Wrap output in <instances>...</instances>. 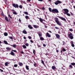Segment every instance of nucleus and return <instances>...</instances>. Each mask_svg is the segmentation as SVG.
Returning a JSON list of instances; mask_svg holds the SVG:
<instances>
[{"label": "nucleus", "instance_id": "nucleus-1", "mask_svg": "<svg viewBox=\"0 0 75 75\" xmlns=\"http://www.w3.org/2000/svg\"><path fill=\"white\" fill-rule=\"evenodd\" d=\"M49 10L50 12H52L53 13H59L58 10L57 9H53L52 10V9L51 8H49Z\"/></svg>", "mask_w": 75, "mask_h": 75}, {"label": "nucleus", "instance_id": "nucleus-2", "mask_svg": "<svg viewBox=\"0 0 75 75\" xmlns=\"http://www.w3.org/2000/svg\"><path fill=\"white\" fill-rule=\"evenodd\" d=\"M63 10L64 11V14H66L68 13L69 12V10L67 9H64Z\"/></svg>", "mask_w": 75, "mask_h": 75}, {"label": "nucleus", "instance_id": "nucleus-3", "mask_svg": "<svg viewBox=\"0 0 75 75\" xmlns=\"http://www.w3.org/2000/svg\"><path fill=\"white\" fill-rule=\"evenodd\" d=\"M61 3H62V2L61 1H60L59 0H57L56 1V2H54V3L55 5H58V4H61Z\"/></svg>", "mask_w": 75, "mask_h": 75}, {"label": "nucleus", "instance_id": "nucleus-4", "mask_svg": "<svg viewBox=\"0 0 75 75\" xmlns=\"http://www.w3.org/2000/svg\"><path fill=\"white\" fill-rule=\"evenodd\" d=\"M12 6L15 8H18V4H13Z\"/></svg>", "mask_w": 75, "mask_h": 75}, {"label": "nucleus", "instance_id": "nucleus-5", "mask_svg": "<svg viewBox=\"0 0 75 75\" xmlns=\"http://www.w3.org/2000/svg\"><path fill=\"white\" fill-rule=\"evenodd\" d=\"M72 35H72V33L69 34V37H70L71 40H72V39H73V38H74L73 37V36H72Z\"/></svg>", "mask_w": 75, "mask_h": 75}, {"label": "nucleus", "instance_id": "nucleus-6", "mask_svg": "<svg viewBox=\"0 0 75 75\" xmlns=\"http://www.w3.org/2000/svg\"><path fill=\"white\" fill-rule=\"evenodd\" d=\"M57 17H58L59 18L61 19L62 20H63V21H66V19L65 18H63L62 17H61V16H58Z\"/></svg>", "mask_w": 75, "mask_h": 75}, {"label": "nucleus", "instance_id": "nucleus-7", "mask_svg": "<svg viewBox=\"0 0 75 75\" xmlns=\"http://www.w3.org/2000/svg\"><path fill=\"white\" fill-rule=\"evenodd\" d=\"M55 21L56 23H57V22L59 21V19L57 17H55L54 18Z\"/></svg>", "mask_w": 75, "mask_h": 75}, {"label": "nucleus", "instance_id": "nucleus-8", "mask_svg": "<svg viewBox=\"0 0 75 75\" xmlns=\"http://www.w3.org/2000/svg\"><path fill=\"white\" fill-rule=\"evenodd\" d=\"M59 21H58V22H57L56 23H57V24L59 25H60V26H62V25L61 23H59Z\"/></svg>", "mask_w": 75, "mask_h": 75}, {"label": "nucleus", "instance_id": "nucleus-9", "mask_svg": "<svg viewBox=\"0 0 75 75\" xmlns=\"http://www.w3.org/2000/svg\"><path fill=\"white\" fill-rule=\"evenodd\" d=\"M28 27L30 29H33V27L31 25H28Z\"/></svg>", "mask_w": 75, "mask_h": 75}, {"label": "nucleus", "instance_id": "nucleus-10", "mask_svg": "<svg viewBox=\"0 0 75 75\" xmlns=\"http://www.w3.org/2000/svg\"><path fill=\"white\" fill-rule=\"evenodd\" d=\"M38 35L39 36V37H42V33H41L40 32L39 33H38Z\"/></svg>", "mask_w": 75, "mask_h": 75}, {"label": "nucleus", "instance_id": "nucleus-11", "mask_svg": "<svg viewBox=\"0 0 75 75\" xmlns=\"http://www.w3.org/2000/svg\"><path fill=\"white\" fill-rule=\"evenodd\" d=\"M46 35L48 37H51V35L48 33H47Z\"/></svg>", "mask_w": 75, "mask_h": 75}, {"label": "nucleus", "instance_id": "nucleus-12", "mask_svg": "<svg viewBox=\"0 0 75 75\" xmlns=\"http://www.w3.org/2000/svg\"><path fill=\"white\" fill-rule=\"evenodd\" d=\"M22 33H23V34H27V31H26V30H23V31Z\"/></svg>", "mask_w": 75, "mask_h": 75}, {"label": "nucleus", "instance_id": "nucleus-13", "mask_svg": "<svg viewBox=\"0 0 75 75\" xmlns=\"http://www.w3.org/2000/svg\"><path fill=\"white\" fill-rule=\"evenodd\" d=\"M11 45V46L12 47H13V48H16V45Z\"/></svg>", "mask_w": 75, "mask_h": 75}, {"label": "nucleus", "instance_id": "nucleus-14", "mask_svg": "<svg viewBox=\"0 0 75 75\" xmlns=\"http://www.w3.org/2000/svg\"><path fill=\"white\" fill-rule=\"evenodd\" d=\"M71 44L72 47H75V45H74V43L72 41L71 42Z\"/></svg>", "mask_w": 75, "mask_h": 75}, {"label": "nucleus", "instance_id": "nucleus-15", "mask_svg": "<svg viewBox=\"0 0 75 75\" xmlns=\"http://www.w3.org/2000/svg\"><path fill=\"white\" fill-rule=\"evenodd\" d=\"M10 54L13 56H14L15 55V54H14V52H11V53Z\"/></svg>", "mask_w": 75, "mask_h": 75}, {"label": "nucleus", "instance_id": "nucleus-16", "mask_svg": "<svg viewBox=\"0 0 75 75\" xmlns=\"http://www.w3.org/2000/svg\"><path fill=\"white\" fill-rule=\"evenodd\" d=\"M56 36L57 38H60V36H59V35L58 34H57L56 35Z\"/></svg>", "mask_w": 75, "mask_h": 75}, {"label": "nucleus", "instance_id": "nucleus-17", "mask_svg": "<svg viewBox=\"0 0 75 75\" xmlns=\"http://www.w3.org/2000/svg\"><path fill=\"white\" fill-rule=\"evenodd\" d=\"M33 27L35 28H38V26L36 25H34Z\"/></svg>", "mask_w": 75, "mask_h": 75}, {"label": "nucleus", "instance_id": "nucleus-18", "mask_svg": "<svg viewBox=\"0 0 75 75\" xmlns=\"http://www.w3.org/2000/svg\"><path fill=\"white\" fill-rule=\"evenodd\" d=\"M52 69H53V70H54L56 69V67L54 66H53L52 67Z\"/></svg>", "mask_w": 75, "mask_h": 75}, {"label": "nucleus", "instance_id": "nucleus-19", "mask_svg": "<svg viewBox=\"0 0 75 75\" xmlns=\"http://www.w3.org/2000/svg\"><path fill=\"white\" fill-rule=\"evenodd\" d=\"M4 35L5 36H7L8 35V33L6 32H5L4 33Z\"/></svg>", "mask_w": 75, "mask_h": 75}, {"label": "nucleus", "instance_id": "nucleus-20", "mask_svg": "<svg viewBox=\"0 0 75 75\" xmlns=\"http://www.w3.org/2000/svg\"><path fill=\"white\" fill-rule=\"evenodd\" d=\"M19 65L21 67H22V66H23V64L22 63L20 62L19 64Z\"/></svg>", "mask_w": 75, "mask_h": 75}, {"label": "nucleus", "instance_id": "nucleus-21", "mask_svg": "<svg viewBox=\"0 0 75 75\" xmlns=\"http://www.w3.org/2000/svg\"><path fill=\"white\" fill-rule=\"evenodd\" d=\"M5 19L7 21H8V18L7 16L5 17Z\"/></svg>", "mask_w": 75, "mask_h": 75}, {"label": "nucleus", "instance_id": "nucleus-22", "mask_svg": "<svg viewBox=\"0 0 75 75\" xmlns=\"http://www.w3.org/2000/svg\"><path fill=\"white\" fill-rule=\"evenodd\" d=\"M29 67L28 66H26L25 68L27 70H29Z\"/></svg>", "mask_w": 75, "mask_h": 75}, {"label": "nucleus", "instance_id": "nucleus-23", "mask_svg": "<svg viewBox=\"0 0 75 75\" xmlns=\"http://www.w3.org/2000/svg\"><path fill=\"white\" fill-rule=\"evenodd\" d=\"M4 42L5 44H6L7 45H8V43H7V42L5 40L4 41Z\"/></svg>", "mask_w": 75, "mask_h": 75}, {"label": "nucleus", "instance_id": "nucleus-24", "mask_svg": "<svg viewBox=\"0 0 75 75\" xmlns=\"http://www.w3.org/2000/svg\"><path fill=\"white\" fill-rule=\"evenodd\" d=\"M69 67L71 69H72V68H73V67H72V65H69Z\"/></svg>", "mask_w": 75, "mask_h": 75}, {"label": "nucleus", "instance_id": "nucleus-25", "mask_svg": "<svg viewBox=\"0 0 75 75\" xmlns=\"http://www.w3.org/2000/svg\"><path fill=\"white\" fill-rule=\"evenodd\" d=\"M71 64L73 66H74L75 65V63H71Z\"/></svg>", "mask_w": 75, "mask_h": 75}, {"label": "nucleus", "instance_id": "nucleus-26", "mask_svg": "<svg viewBox=\"0 0 75 75\" xmlns=\"http://www.w3.org/2000/svg\"><path fill=\"white\" fill-rule=\"evenodd\" d=\"M22 47L23 48H24L25 49L26 48H27V47L25 45H23Z\"/></svg>", "mask_w": 75, "mask_h": 75}, {"label": "nucleus", "instance_id": "nucleus-27", "mask_svg": "<svg viewBox=\"0 0 75 75\" xmlns=\"http://www.w3.org/2000/svg\"><path fill=\"white\" fill-rule=\"evenodd\" d=\"M66 14L67 15V16H69V17L71 16V14L68 13H67V14Z\"/></svg>", "mask_w": 75, "mask_h": 75}, {"label": "nucleus", "instance_id": "nucleus-28", "mask_svg": "<svg viewBox=\"0 0 75 75\" xmlns=\"http://www.w3.org/2000/svg\"><path fill=\"white\" fill-rule=\"evenodd\" d=\"M39 20L40 22H42V21H43V20H42V19L41 18H40Z\"/></svg>", "mask_w": 75, "mask_h": 75}, {"label": "nucleus", "instance_id": "nucleus-29", "mask_svg": "<svg viewBox=\"0 0 75 75\" xmlns=\"http://www.w3.org/2000/svg\"><path fill=\"white\" fill-rule=\"evenodd\" d=\"M40 38L41 40H44V38L42 37H40Z\"/></svg>", "mask_w": 75, "mask_h": 75}, {"label": "nucleus", "instance_id": "nucleus-30", "mask_svg": "<svg viewBox=\"0 0 75 75\" xmlns=\"http://www.w3.org/2000/svg\"><path fill=\"white\" fill-rule=\"evenodd\" d=\"M6 50H10L11 49V48H10L9 47H6Z\"/></svg>", "mask_w": 75, "mask_h": 75}, {"label": "nucleus", "instance_id": "nucleus-31", "mask_svg": "<svg viewBox=\"0 0 75 75\" xmlns=\"http://www.w3.org/2000/svg\"><path fill=\"white\" fill-rule=\"evenodd\" d=\"M13 13L14 14H15V15H17V13L16 12H13Z\"/></svg>", "mask_w": 75, "mask_h": 75}, {"label": "nucleus", "instance_id": "nucleus-32", "mask_svg": "<svg viewBox=\"0 0 75 75\" xmlns=\"http://www.w3.org/2000/svg\"><path fill=\"white\" fill-rule=\"evenodd\" d=\"M41 61L42 63V64H43V65H45V64H44V61L42 60H41Z\"/></svg>", "mask_w": 75, "mask_h": 75}, {"label": "nucleus", "instance_id": "nucleus-33", "mask_svg": "<svg viewBox=\"0 0 75 75\" xmlns=\"http://www.w3.org/2000/svg\"><path fill=\"white\" fill-rule=\"evenodd\" d=\"M24 13L26 15H28V12H24Z\"/></svg>", "mask_w": 75, "mask_h": 75}, {"label": "nucleus", "instance_id": "nucleus-34", "mask_svg": "<svg viewBox=\"0 0 75 75\" xmlns=\"http://www.w3.org/2000/svg\"><path fill=\"white\" fill-rule=\"evenodd\" d=\"M28 16H25V18H26V19H28Z\"/></svg>", "mask_w": 75, "mask_h": 75}, {"label": "nucleus", "instance_id": "nucleus-35", "mask_svg": "<svg viewBox=\"0 0 75 75\" xmlns=\"http://www.w3.org/2000/svg\"><path fill=\"white\" fill-rule=\"evenodd\" d=\"M8 15V17H10V18H11V19H12V17H11V16H10V15Z\"/></svg>", "mask_w": 75, "mask_h": 75}, {"label": "nucleus", "instance_id": "nucleus-36", "mask_svg": "<svg viewBox=\"0 0 75 75\" xmlns=\"http://www.w3.org/2000/svg\"><path fill=\"white\" fill-rule=\"evenodd\" d=\"M19 7L20 8H23V7H22V6L21 5H20L19 6Z\"/></svg>", "mask_w": 75, "mask_h": 75}, {"label": "nucleus", "instance_id": "nucleus-37", "mask_svg": "<svg viewBox=\"0 0 75 75\" xmlns=\"http://www.w3.org/2000/svg\"><path fill=\"white\" fill-rule=\"evenodd\" d=\"M9 38H10V39H11V40H13V37L9 36Z\"/></svg>", "mask_w": 75, "mask_h": 75}, {"label": "nucleus", "instance_id": "nucleus-38", "mask_svg": "<svg viewBox=\"0 0 75 75\" xmlns=\"http://www.w3.org/2000/svg\"><path fill=\"white\" fill-rule=\"evenodd\" d=\"M25 45L27 46V47L29 45L27 43L25 44Z\"/></svg>", "mask_w": 75, "mask_h": 75}, {"label": "nucleus", "instance_id": "nucleus-39", "mask_svg": "<svg viewBox=\"0 0 75 75\" xmlns=\"http://www.w3.org/2000/svg\"><path fill=\"white\" fill-rule=\"evenodd\" d=\"M28 38L29 39H31L32 38H31V37L29 36L28 37Z\"/></svg>", "mask_w": 75, "mask_h": 75}, {"label": "nucleus", "instance_id": "nucleus-40", "mask_svg": "<svg viewBox=\"0 0 75 75\" xmlns=\"http://www.w3.org/2000/svg\"><path fill=\"white\" fill-rule=\"evenodd\" d=\"M14 67H17L18 65L17 64H15L14 65Z\"/></svg>", "mask_w": 75, "mask_h": 75}, {"label": "nucleus", "instance_id": "nucleus-41", "mask_svg": "<svg viewBox=\"0 0 75 75\" xmlns=\"http://www.w3.org/2000/svg\"><path fill=\"white\" fill-rule=\"evenodd\" d=\"M69 30L70 31H73V30H72V29H69Z\"/></svg>", "mask_w": 75, "mask_h": 75}, {"label": "nucleus", "instance_id": "nucleus-42", "mask_svg": "<svg viewBox=\"0 0 75 75\" xmlns=\"http://www.w3.org/2000/svg\"><path fill=\"white\" fill-rule=\"evenodd\" d=\"M55 28L56 29H57V30H59V28H58L57 27H55Z\"/></svg>", "mask_w": 75, "mask_h": 75}, {"label": "nucleus", "instance_id": "nucleus-43", "mask_svg": "<svg viewBox=\"0 0 75 75\" xmlns=\"http://www.w3.org/2000/svg\"><path fill=\"white\" fill-rule=\"evenodd\" d=\"M62 50H63V51H66V50L64 48H63V49Z\"/></svg>", "mask_w": 75, "mask_h": 75}, {"label": "nucleus", "instance_id": "nucleus-44", "mask_svg": "<svg viewBox=\"0 0 75 75\" xmlns=\"http://www.w3.org/2000/svg\"><path fill=\"white\" fill-rule=\"evenodd\" d=\"M35 50H33V53L34 55H35Z\"/></svg>", "mask_w": 75, "mask_h": 75}, {"label": "nucleus", "instance_id": "nucleus-45", "mask_svg": "<svg viewBox=\"0 0 75 75\" xmlns=\"http://www.w3.org/2000/svg\"><path fill=\"white\" fill-rule=\"evenodd\" d=\"M6 66H8V64H7V63H6L5 64Z\"/></svg>", "mask_w": 75, "mask_h": 75}, {"label": "nucleus", "instance_id": "nucleus-46", "mask_svg": "<svg viewBox=\"0 0 75 75\" xmlns=\"http://www.w3.org/2000/svg\"><path fill=\"white\" fill-rule=\"evenodd\" d=\"M37 46L38 47V48H40L41 47V46L40 45H37Z\"/></svg>", "mask_w": 75, "mask_h": 75}, {"label": "nucleus", "instance_id": "nucleus-47", "mask_svg": "<svg viewBox=\"0 0 75 75\" xmlns=\"http://www.w3.org/2000/svg\"><path fill=\"white\" fill-rule=\"evenodd\" d=\"M1 16H4V15L3 13H1Z\"/></svg>", "mask_w": 75, "mask_h": 75}, {"label": "nucleus", "instance_id": "nucleus-48", "mask_svg": "<svg viewBox=\"0 0 75 75\" xmlns=\"http://www.w3.org/2000/svg\"><path fill=\"white\" fill-rule=\"evenodd\" d=\"M12 51H13V52H16V50H12Z\"/></svg>", "mask_w": 75, "mask_h": 75}, {"label": "nucleus", "instance_id": "nucleus-49", "mask_svg": "<svg viewBox=\"0 0 75 75\" xmlns=\"http://www.w3.org/2000/svg\"><path fill=\"white\" fill-rule=\"evenodd\" d=\"M0 71H1V72H4V71H3V70H1V69H0Z\"/></svg>", "mask_w": 75, "mask_h": 75}, {"label": "nucleus", "instance_id": "nucleus-50", "mask_svg": "<svg viewBox=\"0 0 75 75\" xmlns=\"http://www.w3.org/2000/svg\"><path fill=\"white\" fill-rule=\"evenodd\" d=\"M30 41L31 42H32V43H33V42H33V41L32 40H30Z\"/></svg>", "mask_w": 75, "mask_h": 75}, {"label": "nucleus", "instance_id": "nucleus-51", "mask_svg": "<svg viewBox=\"0 0 75 75\" xmlns=\"http://www.w3.org/2000/svg\"><path fill=\"white\" fill-rule=\"evenodd\" d=\"M70 13L71 14V16H73L74 14H73L71 12H70Z\"/></svg>", "mask_w": 75, "mask_h": 75}, {"label": "nucleus", "instance_id": "nucleus-52", "mask_svg": "<svg viewBox=\"0 0 75 75\" xmlns=\"http://www.w3.org/2000/svg\"><path fill=\"white\" fill-rule=\"evenodd\" d=\"M43 47H45L46 46V45H45V44H43Z\"/></svg>", "mask_w": 75, "mask_h": 75}, {"label": "nucleus", "instance_id": "nucleus-53", "mask_svg": "<svg viewBox=\"0 0 75 75\" xmlns=\"http://www.w3.org/2000/svg\"><path fill=\"white\" fill-rule=\"evenodd\" d=\"M19 22H21V20L20 19V18L19 19Z\"/></svg>", "mask_w": 75, "mask_h": 75}, {"label": "nucleus", "instance_id": "nucleus-54", "mask_svg": "<svg viewBox=\"0 0 75 75\" xmlns=\"http://www.w3.org/2000/svg\"><path fill=\"white\" fill-rule=\"evenodd\" d=\"M35 65H36V63H35L34 64V67H35Z\"/></svg>", "mask_w": 75, "mask_h": 75}, {"label": "nucleus", "instance_id": "nucleus-55", "mask_svg": "<svg viewBox=\"0 0 75 75\" xmlns=\"http://www.w3.org/2000/svg\"><path fill=\"white\" fill-rule=\"evenodd\" d=\"M21 54H24V52H23V51H21Z\"/></svg>", "mask_w": 75, "mask_h": 75}, {"label": "nucleus", "instance_id": "nucleus-56", "mask_svg": "<svg viewBox=\"0 0 75 75\" xmlns=\"http://www.w3.org/2000/svg\"><path fill=\"white\" fill-rule=\"evenodd\" d=\"M23 38L24 39V40H25V39H26V37H23Z\"/></svg>", "mask_w": 75, "mask_h": 75}, {"label": "nucleus", "instance_id": "nucleus-57", "mask_svg": "<svg viewBox=\"0 0 75 75\" xmlns=\"http://www.w3.org/2000/svg\"><path fill=\"white\" fill-rule=\"evenodd\" d=\"M45 27L46 28H47V26H46V25H45Z\"/></svg>", "mask_w": 75, "mask_h": 75}, {"label": "nucleus", "instance_id": "nucleus-58", "mask_svg": "<svg viewBox=\"0 0 75 75\" xmlns=\"http://www.w3.org/2000/svg\"><path fill=\"white\" fill-rule=\"evenodd\" d=\"M38 1H42V0H38Z\"/></svg>", "mask_w": 75, "mask_h": 75}, {"label": "nucleus", "instance_id": "nucleus-59", "mask_svg": "<svg viewBox=\"0 0 75 75\" xmlns=\"http://www.w3.org/2000/svg\"><path fill=\"white\" fill-rule=\"evenodd\" d=\"M49 33H52V32L50 30L49 31Z\"/></svg>", "mask_w": 75, "mask_h": 75}, {"label": "nucleus", "instance_id": "nucleus-60", "mask_svg": "<svg viewBox=\"0 0 75 75\" xmlns=\"http://www.w3.org/2000/svg\"><path fill=\"white\" fill-rule=\"evenodd\" d=\"M56 52H59V51L58 50H56Z\"/></svg>", "mask_w": 75, "mask_h": 75}, {"label": "nucleus", "instance_id": "nucleus-61", "mask_svg": "<svg viewBox=\"0 0 75 75\" xmlns=\"http://www.w3.org/2000/svg\"><path fill=\"white\" fill-rule=\"evenodd\" d=\"M45 9V8H44V7L42 8V10H44Z\"/></svg>", "mask_w": 75, "mask_h": 75}, {"label": "nucleus", "instance_id": "nucleus-62", "mask_svg": "<svg viewBox=\"0 0 75 75\" xmlns=\"http://www.w3.org/2000/svg\"><path fill=\"white\" fill-rule=\"evenodd\" d=\"M48 1H49L50 2H51V0H47Z\"/></svg>", "mask_w": 75, "mask_h": 75}, {"label": "nucleus", "instance_id": "nucleus-63", "mask_svg": "<svg viewBox=\"0 0 75 75\" xmlns=\"http://www.w3.org/2000/svg\"><path fill=\"white\" fill-rule=\"evenodd\" d=\"M27 1H31V0H27Z\"/></svg>", "mask_w": 75, "mask_h": 75}, {"label": "nucleus", "instance_id": "nucleus-64", "mask_svg": "<svg viewBox=\"0 0 75 75\" xmlns=\"http://www.w3.org/2000/svg\"><path fill=\"white\" fill-rule=\"evenodd\" d=\"M74 25H75V22H74Z\"/></svg>", "mask_w": 75, "mask_h": 75}]
</instances>
